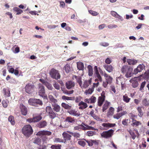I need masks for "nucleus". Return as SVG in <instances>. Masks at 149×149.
Returning a JSON list of instances; mask_svg holds the SVG:
<instances>
[{"mask_svg": "<svg viewBox=\"0 0 149 149\" xmlns=\"http://www.w3.org/2000/svg\"><path fill=\"white\" fill-rule=\"evenodd\" d=\"M22 132L23 134L26 137H29L33 132L31 126L30 125H25L22 129Z\"/></svg>", "mask_w": 149, "mask_h": 149, "instance_id": "nucleus-1", "label": "nucleus"}, {"mask_svg": "<svg viewBox=\"0 0 149 149\" xmlns=\"http://www.w3.org/2000/svg\"><path fill=\"white\" fill-rule=\"evenodd\" d=\"M121 70L123 73H126L125 76L126 77L128 78L132 76V69L130 66L124 65L122 67Z\"/></svg>", "mask_w": 149, "mask_h": 149, "instance_id": "nucleus-2", "label": "nucleus"}, {"mask_svg": "<svg viewBox=\"0 0 149 149\" xmlns=\"http://www.w3.org/2000/svg\"><path fill=\"white\" fill-rule=\"evenodd\" d=\"M114 131L113 130L110 129L107 131H104L100 134L101 136L105 139L111 138L114 133Z\"/></svg>", "mask_w": 149, "mask_h": 149, "instance_id": "nucleus-3", "label": "nucleus"}, {"mask_svg": "<svg viewBox=\"0 0 149 149\" xmlns=\"http://www.w3.org/2000/svg\"><path fill=\"white\" fill-rule=\"evenodd\" d=\"M49 74L51 77L56 79H60L61 77L58 71L54 68L51 69Z\"/></svg>", "mask_w": 149, "mask_h": 149, "instance_id": "nucleus-4", "label": "nucleus"}, {"mask_svg": "<svg viewBox=\"0 0 149 149\" xmlns=\"http://www.w3.org/2000/svg\"><path fill=\"white\" fill-rule=\"evenodd\" d=\"M28 102L30 105L35 107L38 106V104L42 105V102L39 99L31 98L29 100Z\"/></svg>", "mask_w": 149, "mask_h": 149, "instance_id": "nucleus-5", "label": "nucleus"}, {"mask_svg": "<svg viewBox=\"0 0 149 149\" xmlns=\"http://www.w3.org/2000/svg\"><path fill=\"white\" fill-rule=\"evenodd\" d=\"M102 125L104 127V128H101L102 130H107L109 128L114 127L116 125L115 123H103Z\"/></svg>", "mask_w": 149, "mask_h": 149, "instance_id": "nucleus-6", "label": "nucleus"}, {"mask_svg": "<svg viewBox=\"0 0 149 149\" xmlns=\"http://www.w3.org/2000/svg\"><path fill=\"white\" fill-rule=\"evenodd\" d=\"M65 85L67 89H73L75 86V83L71 80H69L66 82Z\"/></svg>", "mask_w": 149, "mask_h": 149, "instance_id": "nucleus-7", "label": "nucleus"}, {"mask_svg": "<svg viewBox=\"0 0 149 149\" xmlns=\"http://www.w3.org/2000/svg\"><path fill=\"white\" fill-rule=\"evenodd\" d=\"M34 86L33 85H30L29 84L26 85L25 87L26 92L29 93V92H33L34 89Z\"/></svg>", "mask_w": 149, "mask_h": 149, "instance_id": "nucleus-8", "label": "nucleus"}, {"mask_svg": "<svg viewBox=\"0 0 149 149\" xmlns=\"http://www.w3.org/2000/svg\"><path fill=\"white\" fill-rule=\"evenodd\" d=\"M137 78L135 77L130 80V82L132 83V86L133 88L137 87L139 85L138 82L137 81Z\"/></svg>", "mask_w": 149, "mask_h": 149, "instance_id": "nucleus-9", "label": "nucleus"}, {"mask_svg": "<svg viewBox=\"0 0 149 149\" xmlns=\"http://www.w3.org/2000/svg\"><path fill=\"white\" fill-rule=\"evenodd\" d=\"M52 134V132L49 131H40L38 132L36 134L37 136L41 135H50Z\"/></svg>", "mask_w": 149, "mask_h": 149, "instance_id": "nucleus-10", "label": "nucleus"}, {"mask_svg": "<svg viewBox=\"0 0 149 149\" xmlns=\"http://www.w3.org/2000/svg\"><path fill=\"white\" fill-rule=\"evenodd\" d=\"M101 94V96L99 97L98 99V105L99 106H101L105 100V96L104 95Z\"/></svg>", "mask_w": 149, "mask_h": 149, "instance_id": "nucleus-11", "label": "nucleus"}, {"mask_svg": "<svg viewBox=\"0 0 149 149\" xmlns=\"http://www.w3.org/2000/svg\"><path fill=\"white\" fill-rule=\"evenodd\" d=\"M103 67L109 72H112L114 70V68L111 65L104 64L103 65Z\"/></svg>", "mask_w": 149, "mask_h": 149, "instance_id": "nucleus-12", "label": "nucleus"}, {"mask_svg": "<svg viewBox=\"0 0 149 149\" xmlns=\"http://www.w3.org/2000/svg\"><path fill=\"white\" fill-rule=\"evenodd\" d=\"M20 108L22 113L24 115H26L27 113V110L26 108L22 104H20Z\"/></svg>", "mask_w": 149, "mask_h": 149, "instance_id": "nucleus-13", "label": "nucleus"}, {"mask_svg": "<svg viewBox=\"0 0 149 149\" xmlns=\"http://www.w3.org/2000/svg\"><path fill=\"white\" fill-rule=\"evenodd\" d=\"M96 78L95 79V82L97 81V82L96 83H94V87H92V88H89L88 91H86L84 93H92L94 91V87H95V86L96 85V86H97L99 84V81Z\"/></svg>", "mask_w": 149, "mask_h": 149, "instance_id": "nucleus-14", "label": "nucleus"}, {"mask_svg": "<svg viewBox=\"0 0 149 149\" xmlns=\"http://www.w3.org/2000/svg\"><path fill=\"white\" fill-rule=\"evenodd\" d=\"M127 112L126 111H123L121 113H117L116 115H114L113 116V117L114 118L117 119H118L122 116L123 115H125L127 114Z\"/></svg>", "mask_w": 149, "mask_h": 149, "instance_id": "nucleus-15", "label": "nucleus"}, {"mask_svg": "<svg viewBox=\"0 0 149 149\" xmlns=\"http://www.w3.org/2000/svg\"><path fill=\"white\" fill-rule=\"evenodd\" d=\"M96 98L94 96H92L90 99H86L84 101L88 103H93L96 101Z\"/></svg>", "mask_w": 149, "mask_h": 149, "instance_id": "nucleus-16", "label": "nucleus"}, {"mask_svg": "<svg viewBox=\"0 0 149 149\" xmlns=\"http://www.w3.org/2000/svg\"><path fill=\"white\" fill-rule=\"evenodd\" d=\"M143 65L140 64L139 65L137 68L134 70V74H136L138 72H140L143 70Z\"/></svg>", "mask_w": 149, "mask_h": 149, "instance_id": "nucleus-17", "label": "nucleus"}, {"mask_svg": "<svg viewBox=\"0 0 149 149\" xmlns=\"http://www.w3.org/2000/svg\"><path fill=\"white\" fill-rule=\"evenodd\" d=\"M92 79V78H90L88 80L84 81L83 86H82V88H86L91 84V83Z\"/></svg>", "mask_w": 149, "mask_h": 149, "instance_id": "nucleus-18", "label": "nucleus"}, {"mask_svg": "<svg viewBox=\"0 0 149 149\" xmlns=\"http://www.w3.org/2000/svg\"><path fill=\"white\" fill-rule=\"evenodd\" d=\"M68 112L70 114L73 116H79L80 114L79 112L73 110H70L68 111Z\"/></svg>", "mask_w": 149, "mask_h": 149, "instance_id": "nucleus-19", "label": "nucleus"}, {"mask_svg": "<svg viewBox=\"0 0 149 149\" xmlns=\"http://www.w3.org/2000/svg\"><path fill=\"white\" fill-rule=\"evenodd\" d=\"M104 75L105 77L106 81L109 83H111L112 82V78L106 72L104 73Z\"/></svg>", "mask_w": 149, "mask_h": 149, "instance_id": "nucleus-20", "label": "nucleus"}, {"mask_svg": "<svg viewBox=\"0 0 149 149\" xmlns=\"http://www.w3.org/2000/svg\"><path fill=\"white\" fill-rule=\"evenodd\" d=\"M74 76L75 77V79H76L77 82L79 84L81 87V88H82V83L81 81V77L79 76Z\"/></svg>", "mask_w": 149, "mask_h": 149, "instance_id": "nucleus-21", "label": "nucleus"}, {"mask_svg": "<svg viewBox=\"0 0 149 149\" xmlns=\"http://www.w3.org/2000/svg\"><path fill=\"white\" fill-rule=\"evenodd\" d=\"M62 135L66 140H70L71 139V136L67 133L66 132H64L62 134Z\"/></svg>", "mask_w": 149, "mask_h": 149, "instance_id": "nucleus-22", "label": "nucleus"}, {"mask_svg": "<svg viewBox=\"0 0 149 149\" xmlns=\"http://www.w3.org/2000/svg\"><path fill=\"white\" fill-rule=\"evenodd\" d=\"M77 68L79 70H83L84 69V63L81 62H78L77 63Z\"/></svg>", "mask_w": 149, "mask_h": 149, "instance_id": "nucleus-23", "label": "nucleus"}, {"mask_svg": "<svg viewBox=\"0 0 149 149\" xmlns=\"http://www.w3.org/2000/svg\"><path fill=\"white\" fill-rule=\"evenodd\" d=\"M67 132L69 134L72 135L75 138H79L80 137V134L78 132H73L69 131H67Z\"/></svg>", "mask_w": 149, "mask_h": 149, "instance_id": "nucleus-24", "label": "nucleus"}, {"mask_svg": "<svg viewBox=\"0 0 149 149\" xmlns=\"http://www.w3.org/2000/svg\"><path fill=\"white\" fill-rule=\"evenodd\" d=\"M88 70V74L89 76H92L93 74V68L91 65H88L87 66Z\"/></svg>", "mask_w": 149, "mask_h": 149, "instance_id": "nucleus-25", "label": "nucleus"}, {"mask_svg": "<svg viewBox=\"0 0 149 149\" xmlns=\"http://www.w3.org/2000/svg\"><path fill=\"white\" fill-rule=\"evenodd\" d=\"M54 110L56 112H59L61 110V107L57 104H53L52 106Z\"/></svg>", "mask_w": 149, "mask_h": 149, "instance_id": "nucleus-26", "label": "nucleus"}, {"mask_svg": "<svg viewBox=\"0 0 149 149\" xmlns=\"http://www.w3.org/2000/svg\"><path fill=\"white\" fill-rule=\"evenodd\" d=\"M127 62L128 63V64L130 65H134L136 64L137 63V61L136 60L127 59Z\"/></svg>", "mask_w": 149, "mask_h": 149, "instance_id": "nucleus-27", "label": "nucleus"}, {"mask_svg": "<svg viewBox=\"0 0 149 149\" xmlns=\"http://www.w3.org/2000/svg\"><path fill=\"white\" fill-rule=\"evenodd\" d=\"M47 123L45 121L40 122L38 124V126L40 128L45 127L47 125Z\"/></svg>", "mask_w": 149, "mask_h": 149, "instance_id": "nucleus-28", "label": "nucleus"}, {"mask_svg": "<svg viewBox=\"0 0 149 149\" xmlns=\"http://www.w3.org/2000/svg\"><path fill=\"white\" fill-rule=\"evenodd\" d=\"M114 109L113 108L110 107L107 113V115L108 116H112L114 113Z\"/></svg>", "mask_w": 149, "mask_h": 149, "instance_id": "nucleus-29", "label": "nucleus"}, {"mask_svg": "<svg viewBox=\"0 0 149 149\" xmlns=\"http://www.w3.org/2000/svg\"><path fill=\"white\" fill-rule=\"evenodd\" d=\"M33 142L38 145H40L41 144V139L39 138H36L34 139Z\"/></svg>", "mask_w": 149, "mask_h": 149, "instance_id": "nucleus-30", "label": "nucleus"}, {"mask_svg": "<svg viewBox=\"0 0 149 149\" xmlns=\"http://www.w3.org/2000/svg\"><path fill=\"white\" fill-rule=\"evenodd\" d=\"M110 104V103L107 101H106L104 105L103 106L102 111L104 112L108 108V106Z\"/></svg>", "mask_w": 149, "mask_h": 149, "instance_id": "nucleus-31", "label": "nucleus"}, {"mask_svg": "<svg viewBox=\"0 0 149 149\" xmlns=\"http://www.w3.org/2000/svg\"><path fill=\"white\" fill-rule=\"evenodd\" d=\"M66 121L71 123H74L75 120L73 118L70 117H67L65 119Z\"/></svg>", "mask_w": 149, "mask_h": 149, "instance_id": "nucleus-32", "label": "nucleus"}, {"mask_svg": "<svg viewBox=\"0 0 149 149\" xmlns=\"http://www.w3.org/2000/svg\"><path fill=\"white\" fill-rule=\"evenodd\" d=\"M86 140L84 139L83 140H81L78 141V143L80 145L84 147L86 145Z\"/></svg>", "mask_w": 149, "mask_h": 149, "instance_id": "nucleus-33", "label": "nucleus"}, {"mask_svg": "<svg viewBox=\"0 0 149 149\" xmlns=\"http://www.w3.org/2000/svg\"><path fill=\"white\" fill-rule=\"evenodd\" d=\"M8 120L12 125H13L15 124V122L13 116H10L8 118Z\"/></svg>", "mask_w": 149, "mask_h": 149, "instance_id": "nucleus-34", "label": "nucleus"}, {"mask_svg": "<svg viewBox=\"0 0 149 149\" xmlns=\"http://www.w3.org/2000/svg\"><path fill=\"white\" fill-rule=\"evenodd\" d=\"M85 103L82 101L80 102L79 104V105L80 106L79 107V109H85Z\"/></svg>", "mask_w": 149, "mask_h": 149, "instance_id": "nucleus-35", "label": "nucleus"}, {"mask_svg": "<svg viewBox=\"0 0 149 149\" xmlns=\"http://www.w3.org/2000/svg\"><path fill=\"white\" fill-rule=\"evenodd\" d=\"M67 122V121H66L65 119V120L61 125L60 126L63 128L68 127H69V124Z\"/></svg>", "mask_w": 149, "mask_h": 149, "instance_id": "nucleus-36", "label": "nucleus"}, {"mask_svg": "<svg viewBox=\"0 0 149 149\" xmlns=\"http://www.w3.org/2000/svg\"><path fill=\"white\" fill-rule=\"evenodd\" d=\"M133 123L132 124V126H134V125H135L136 126H138L139 125H141V123L139 121H137L135 120H132Z\"/></svg>", "mask_w": 149, "mask_h": 149, "instance_id": "nucleus-37", "label": "nucleus"}, {"mask_svg": "<svg viewBox=\"0 0 149 149\" xmlns=\"http://www.w3.org/2000/svg\"><path fill=\"white\" fill-rule=\"evenodd\" d=\"M64 68L66 72L68 73L70 70V65L68 64H67L64 67Z\"/></svg>", "mask_w": 149, "mask_h": 149, "instance_id": "nucleus-38", "label": "nucleus"}, {"mask_svg": "<svg viewBox=\"0 0 149 149\" xmlns=\"http://www.w3.org/2000/svg\"><path fill=\"white\" fill-rule=\"evenodd\" d=\"M61 105L64 108L66 109H70L71 107V106H70L68 104L64 103H62Z\"/></svg>", "mask_w": 149, "mask_h": 149, "instance_id": "nucleus-39", "label": "nucleus"}, {"mask_svg": "<svg viewBox=\"0 0 149 149\" xmlns=\"http://www.w3.org/2000/svg\"><path fill=\"white\" fill-rule=\"evenodd\" d=\"M33 117L35 122H38L42 119V117L40 115H37Z\"/></svg>", "mask_w": 149, "mask_h": 149, "instance_id": "nucleus-40", "label": "nucleus"}, {"mask_svg": "<svg viewBox=\"0 0 149 149\" xmlns=\"http://www.w3.org/2000/svg\"><path fill=\"white\" fill-rule=\"evenodd\" d=\"M14 10L16 11V12H17V13L16 14V15H19L21 13H22L23 12V10H22L21 9H20L19 8H17V7H15L14 8Z\"/></svg>", "mask_w": 149, "mask_h": 149, "instance_id": "nucleus-41", "label": "nucleus"}, {"mask_svg": "<svg viewBox=\"0 0 149 149\" xmlns=\"http://www.w3.org/2000/svg\"><path fill=\"white\" fill-rule=\"evenodd\" d=\"M38 93H45L44 87L43 86H40Z\"/></svg>", "mask_w": 149, "mask_h": 149, "instance_id": "nucleus-42", "label": "nucleus"}, {"mask_svg": "<svg viewBox=\"0 0 149 149\" xmlns=\"http://www.w3.org/2000/svg\"><path fill=\"white\" fill-rule=\"evenodd\" d=\"M62 98L63 100H73L74 99V97H68L65 96H63L62 97Z\"/></svg>", "mask_w": 149, "mask_h": 149, "instance_id": "nucleus-43", "label": "nucleus"}, {"mask_svg": "<svg viewBox=\"0 0 149 149\" xmlns=\"http://www.w3.org/2000/svg\"><path fill=\"white\" fill-rule=\"evenodd\" d=\"M137 110L139 113V116L140 117H142L143 115V113L142 112L141 107H138L137 108Z\"/></svg>", "mask_w": 149, "mask_h": 149, "instance_id": "nucleus-44", "label": "nucleus"}, {"mask_svg": "<svg viewBox=\"0 0 149 149\" xmlns=\"http://www.w3.org/2000/svg\"><path fill=\"white\" fill-rule=\"evenodd\" d=\"M94 76L98 80V81H99L100 82L102 81V78L100 74H95Z\"/></svg>", "mask_w": 149, "mask_h": 149, "instance_id": "nucleus-45", "label": "nucleus"}, {"mask_svg": "<svg viewBox=\"0 0 149 149\" xmlns=\"http://www.w3.org/2000/svg\"><path fill=\"white\" fill-rule=\"evenodd\" d=\"M46 111L49 114L50 113L53 111L51 107L47 106L46 107Z\"/></svg>", "mask_w": 149, "mask_h": 149, "instance_id": "nucleus-46", "label": "nucleus"}, {"mask_svg": "<svg viewBox=\"0 0 149 149\" xmlns=\"http://www.w3.org/2000/svg\"><path fill=\"white\" fill-rule=\"evenodd\" d=\"M123 100L126 102H128L130 100V98H128L126 94L123 96Z\"/></svg>", "mask_w": 149, "mask_h": 149, "instance_id": "nucleus-47", "label": "nucleus"}, {"mask_svg": "<svg viewBox=\"0 0 149 149\" xmlns=\"http://www.w3.org/2000/svg\"><path fill=\"white\" fill-rule=\"evenodd\" d=\"M49 115V117L52 119L54 118L56 116V114L52 111V112L50 113Z\"/></svg>", "mask_w": 149, "mask_h": 149, "instance_id": "nucleus-48", "label": "nucleus"}, {"mask_svg": "<svg viewBox=\"0 0 149 149\" xmlns=\"http://www.w3.org/2000/svg\"><path fill=\"white\" fill-rule=\"evenodd\" d=\"M50 99L52 102V106H53V104H57L56 103L57 102V101L56 99H55L53 97L50 98Z\"/></svg>", "mask_w": 149, "mask_h": 149, "instance_id": "nucleus-49", "label": "nucleus"}, {"mask_svg": "<svg viewBox=\"0 0 149 149\" xmlns=\"http://www.w3.org/2000/svg\"><path fill=\"white\" fill-rule=\"evenodd\" d=\"M94 133L95 132L90 131L87 132L86 134L88 136H92L94 134Z\"/></svg>", "mask_w": 149, "mask_h": 149, "instance_id": "nucleus-50", "label": "nucleus"}, {"mask_svg": "<svg viewBox=\"0 0 149 149\" xmlns=\"http://www.w3.org/2000/svg\"><path fill=\"white\" fill-rule=\"evenodd\" d=\"M89 12L93 16H96L98 14V13L97 12L92 10H89Z\"/></svg>", "mask_w": 149, "mask_h": 149, "instance_id": "nucleus-51", "label": "nucleus"}, {"mask_svg": "<svg viewBox=\"0 0 149 149\" xmlns=\"http://www.w3.org/2000/svg\"><path fill=\"white\" fill-rule=\"evenodd\" d=\"M94 75L99 74L98 68L97 66H95L94 67Z\"/></svg>", "mask_w": 149, "mask_h": 149, "instance_id": "nucleus-52", "label": "nucleus"}, {"mask_svg": "<svg viewBox=\"0 0 149 149\" xmlns=\"http://www.w3.org/2000/svg\"><path fill=\"white\" fill-rule=\"evenodd\" d=\"M129 121L130 120L128 119L123 120L122 121V123L124 125H127Z\"/></svg>", "mask_w": 149, "mask_h": 149, "instance_id": "nucleus-53", "label": "nucleus"}, {"mask_svg": "<svg viewBox=\"0 0 149 149\" xmlns=\"http://www.w3.org/2000/svg\"><path fill=\"white\" fill-rule=\"evenodd\" d=\"M118 26L116 25L111 24L108 26V27L109 29H113L117 27Z\"/></svg>", "mask_w": 149, "mask_h": 149, "instance_id": "nucleus-54", "label": "nucleus"}, {"mask_svg": "<svg viewBox=\"0 0 149 149\" xmlns=\"http://www.w3.org/2000/svg\"><path fill=\"white\" fill-rule=\"evenodd\" d=\"M111 15H112L113 16L116 17L117 16H118V15L117 14V13L114 11H111Z\"/></svg>", "mask_w": 149, "mask_h": 149, "instance_id": "nucleus-55", "label": "nucleus"}, {"mask_svg": "<svg viewBox=\"0 0 149 149\" xmlns=\"http://www.w3.org/2000/svg\"><path fill=\"white\" fill-rule=\"evenodd\" d=\"M80 129H81V125L75 126L74 128V130H79Z\"/></svg>", "mask_w": 149, "mask_h": 149, "instance_id": "nucleus-56", "label": "nucleus"}, {"mask_svg": "<svg viewBox=\"0 0 149 149\" xmlns=\"http://www.w3.org/2000/svg\"><path fill=\"white\" fill-rule=\"evenodd\" d=\"M143 104L145 106L149 105V102L148 101H147L146 99H145L143 100Z\"/></svg>", "mask_w": 149, "mask_h": 149, "instance_id": "nucleus-57", "label": "nucleus"}, {"mask_svg": "<svg viewBox=\"0 0 149 149\" xmlns=\"http://www.w3.org/2000/svg\"><path fill=\"white\" fill-rule=\"evenodd\" d=\"M85 126L86 127V129H87V130H96L93 127L89 126V125H85Z\"/></svg>", "mask_w": 149, "mask_h": 149, "instance_id": "nucleus-58", "label": "nucleus"}, {"mask_svg": "<svg viewBox=\"0 0 149 149\" xmlns=\"http://www.w3.org/2000/svg\"><path fill=\"white\" fill-rule=\"evenodd\" d=\"M110 90L111 92H112L115 93L116 92L115 88L113 86H111L110 87Z\"/></svg>", "mask_w": 149, "mask_h": 149, "instance_id": "nucleus-59", "label": "nucleus"}, {"mask_svg": "<svg viewBox=\"0 0 149 149\" xmlns=\"http://www.w3.org/2000/svg\"><path fill=\"white\" fill-rule=\"evenodd\" d=\"M54 141L56 143L63 142L62 140L59 138H56L55 139Z\"/></svg>", "mask_w": 149, "mask_h": 149, "instance_id": "nucleus-60", "label": "nucleus"}, {"mask_svg": "<svg viewBox=\"0 0 149 149\" xmlns=\"http://www.w3.org/2000/svg\"><path fill=\"white\" fill-rule=\"evenodd\" d=\"M35 120H34L33 117V118H28L26 119V121L29 123H31L34 122L35 123Z\"/></svg>", "mask_w": 149, "mask_h": 149, "instance_id": "nucleus-61", "label": "nucleus"}, {"mask_svg": "<svg viewBox=\"0 0 149 149\" xmlns=\"http://www.w3.org/2000/svg\"><path fill=\"white\" fill-rule=\"evenodd\" d=\"M111 62V61L109 58L106 59L105 61V63L107 64H109Z\"/></svg>", "mask_w": 149, "mask_h": 149, "instance_id": "nucleus-62", "label": "nucleus"}, {"mask_svg": "<svg viewBox=\"0 0 149 149\" xmlns=\"http://www.w3.org/2000/svg\"><path fill=\"white\" fill-rule=\"evenodd\" d=\"M106 26V24H103L100 25L98 26V28L99 29H102L104 28Z\"/></svg>", "mask_w": 149, "mask_h": 149, "instance_id": "nucleus-63", "label": "nucleus"}, {"mask_svg": "<svg viewBox=\"0 0 149 149\" xmlns=\"http://www.w3.org/2000/svg\"><path fill=\"white\" fill-rule=\"evenodd\" d=\"M51 148L52 149H59L60 148L59 146L53 145L51 146Z\"/></svg>", "mask_w": 149, "mask_h": 149, "instance_id": "nucleus-64", "label": "nucleus"}]
</instances>
